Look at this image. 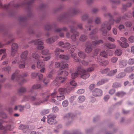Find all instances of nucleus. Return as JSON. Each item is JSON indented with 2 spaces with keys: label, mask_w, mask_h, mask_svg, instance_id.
Instances as JSON below:
<instances>
[{
  "label": "nucleus",
  "mask_w": 134,
  "mask_h": 134,
  "mask_svg": "<svg viewBox=\"0 0 134 134\" xmlns=\"http://www.w3.org/2000/svg\"><path fill=\"white\" fill-rule=\"evenodd\" d=\"M19 72V70H16L14 73L12 75L11 79L13 80L15 78L16 80L18 81L19 84L21 85L26 82V80L23 79V78L27 76L28 73L27 72H25L22 75H18Z\"/></svg>",
  "instance_id": "nucleus-1"
},
{
  "label": "nucleus",
  "mask_w": 134,
  "mask_h": 134,
  "mask_svg": "<svg viewBox=\"0 0 134 134\" xmlns=\"http://www.w3.org/2000/svg\"><path fill=\"white\" fill-rule=\"evenodd\" d=\"M77 70V72L72 73L71 74V77L72 79H74L77 77L78 74L80 75L81 78L83 79H86L90 76V74L87 73L85 70L83 69L81 66H79Z\"/></svg>",
  "instance_id": "nucleus-2"
},
{
  "label": "nucleus",
  "mask_w": 134,
  "mask_h": 134,
  "mask_svg": "<svg viewBox=\"0 0 134 134\" xmlns=\"http://www.w3.org/2000/svg\"><path fill=\"white\" fill-rule=\"evenodd\" d=\"M114 20L111 19L109 22H105L102 25L101 30L102 32V35L105 36L107 32V29L110 30L111 29V25L113 24Z\"/></svg>",
  "instance_id": "nucleus-3"
},
{
  "label": "nucleus",
  "mask_w": 134,
  "mask_h": 134,
  "mask_svg": "<svg viewBox=\"0 0 134 134\" xmlns=\"http://www.w3.org/2000/svg\"><path fill=\"white\" fill-rule=\"evenodd\" d=\"M57 90L55 89L54 90V92L51 94H49L47 92H45L42 93L41 94V96L44 97H45L43 101H41L39 102H36L34 104L36 105H40V103L42 102L46 101L49 98H54L56 96V94L57 93Z\"/></svg>",
  "instance_id": "nucleus-4"
},
{
  "label": "nucleus",
  "mask_w": 134,
  "mask_h": 134,
  "mask_svg": "<svg viewBox=\"0 0 134 134\" xmlns=\"http://www.w3.org/2000/svg\"><path fill=\"white\" fill-rule=\"evenodd\" d=\"M66 79V78L62 77H56L55 80L54 81L55 85L57 86L60 85V83H63Z\"/></svg>",
  "instance_id": "nucleus-5"
},
{
  "label": "nucleus",
  "mask_w": 134,
  "mask_h": 134,
  "mask_svg": "<svg viewBox=\"0 0 134 134\" xmlns=\"http://www.w3.org/2000/svg\"><path fill=\"white\" fill-rule=\"evenodd\" d=\"M56 117V116L53 114H51L48 116L47 122L50 124H53L56 122V121L54 119Z\"/></svg>",
  "instance_id": "nucleus-6"
},
{
  "label": "nucleus",
  "mask_w": 134,
  "mask_h": 134,
  "mask_svg": "<svg viewBox=\"0 0 134 134\" xmlns=\"http://www.w3.org/2000/svg\"><path fill=\"white\" fill-rule=\"evenodd\" d=\"M70 28H71V32L73 34L71 36V38L73 41H75L76 40V36H79V33L76 32L75 29H74V27H70Z\"/></svg>",
  "instance_id": "nucleus-7"
},
{
  "label": "nucleus",
  "mask_w": 134,
  "mask_h": 134,
  "mask_svg": "<svg viewBox=\"0 0 134 134\" xmlns=\"http://www.w3.org/2000/svg\"><path fill=\"white\" fill-rule=\"evenodd\" d=\"M31 42L32 43L34 42L35 44L37 45V48L38 49H43L44 47L42 46L43 45V43L39 40H37L35 41H32Z\"/></svg>",
  "instance_id": "nucleus-8"
},
{
  "label": "nucleus",
  "mask_w": 134,
  "mask_h": 134,
  "mask_svg": "<svg viewBox=\"0 0 134 134\" xmlns=\"http://www.w3.org/2000/svg\"><path fill=\"white\" fill-rule=\"evenodd\" d=\"M71 90V88L68 87L66 89L65 88H61L58 89V91L60 94L63 95L65 92H66L67 93H69Z\"/></svg>",
  "instance_id": "nucleus-9"
},
{
  "label": "nucleus",
  "mask_w": 134,
  "mask_h": 134,
  "mask_svg": "<svg viewBox=\"0 0 134 134\" xmlns=\"http://www.w3.org/2000/svg\"><path fill=\"white\" fill-rule=\"evenodd\" d=\"M18 47V45L16 43H13L11 51V54L12 56H14L17 52Z\"/></svg>",
  "instance_id": "nucleus-10"
},
{
  "label": "nucleus",
  "mask_w": 134,
  "mask_h": 134,
  "mask_svg": "<svg viewBox=\"0 0 134 134\" xmlns=\"http://www.w3.org/2000/svg\"><path fill=\"white\" fill-rule=\"evenodd\" d=\"M61 65H62L60 68V70H62V69L68 68V64H64L63 63H62V62L61 63L58 62H55V66L56 68H58Z\"/></svg>",
  "instance_id": "nucleus-11"
},
{
  "label": "nucleus",
  "mask_w": 134,
  "mask_h": 134,
  "mask_svg": "<svg viewBox=\"0 0 134 134\" xmlns=\"http://www.w3.org/2000/svg\"><path fill=\"white\" fill-rule=\"evenodd\" d=\"M113 53L111 50H108L106 51V52L102 51L101 52L100 54V56L104 57H106L107 55L111 56L113 55Z\"/></svg>",
  "instance_id": "nucleus-12"
},
{
  "label": "nucleus",
  "mask_w": 134,
  "mask_h": 134,
  "mask_svg": "<svg viewBox=\"0 0 134 134\" xmlns=\"http://www.w3.org/2000/svg\"><path fill=\"white\" fill-rule=\"evenodd\" d=\"M97 31L98 30L97 29H94L89 34L90 38L93 40L97 39L98 37L95 34L97 32Z\"/></svg>",
  "instance_id": "nucleus-13"
},
{
  "label": "nucleus",
  "mask_w": 134,
  "mask_h": 134,
  "mask_svg": "<svg viewBox=\"0 0 134 134\" xmlns=\"http://www.w3.org/2000/svg\"><path fill=\"white\" fill-rule=\"evenodd\" d=\"M102 91L98 88H96L92 92L93 95L95 97L99 96L102 95Z\"/></svg>",
  "instance_id": "nucleus-14"
},
{
  "label": "nucleus",
  "mask_w": 134,
  "mask_h": 134,
  "mask_svg": "<svg viewBox=\"0 0 134 134\" xmlns=\"http://www.w3.org/2000/svg\"><path fill=\"white\" fill-rule=\"evenodd\" d=\"M3 122L2 120H0V129L1 130H3L5 132L7 130H10L11 128V124L5 127L2 125V124Z\"/></svg>",
  "instance_id": "nucleus-15"
},
{
  "label": "nucleus",
  "mask_w": 134,
  "mask_h": 134,
  "mask_svg": "<svg viewBox=\"0 0 134 134\" xmlns=\"http://www.w3.org/2000/svg\"><path fill=\"white\" fill-rule=\"evenodd\" d=\"M28 51H25L23 52L20 55V58L23 61H25L27 59Z\"/></svg>",
  "instance_id": "nucleus-16"
},
{
  "label": "nucleus",
  "mask_w": 134,
  "mask_h": 134,
  "mask_svg": "<svg viewBox=\"0 0 134 134\" xmlns=\"http://www.w3.org/2000/svg\"><path fill=\"white\" fill-rule=\"evenodd\" d=\"M92 19H90L88 20L87 23L85 26V27L87 30H90L91 28L93 27V26L92 25Z\"/></svg>",
  "instance_id": "nucleus-17"
},
{
  "label": "nucleus",
  "mask_w": 134,
  "mask_h": 134,
  "mask_svg": "<svg viewBox=\"0 0 134 134\" xmlns=\"http://www.w3.org/2000/svg\"><path fill=\"white\" fill-rule=\"evenodd\" d=\"M58 38V37L55 36L53 37L49 38L47 39L46 42L49 43H51L54 42L55 40H57Z\"/></svg>",
  "instance_id": "nucleus-18"
},
{
  "label": "nucleus",
  "mask_w": 134,
  "mask_h": 134,
  "mask_svg": "<svg viewBox=\"0 0 134 134\" xmlns=\"http://www.w3.org/2000/svg\"><path fill=\"white\" fill-rule=\"evenodd\" d=\"M37 95L35 94L34 96H25L24 97V99L25 100H31L33 101L36 100V97Z\"/></svg>",
  "instance_id": "nucleus-19"
},
{
  "label": "nucleus",
  "mask_w": 134,
  "mask_h": 134,
  "mask_svg": "<svg viewBox=\"0 0 134 134\" xmlns=\"http://www.w3.org/2000/svg\"><path fill=\"white\" fill-rule=\"evenodd\" d=\"M92 46V44H88L87 43L86 44V48L85 49V52L87 53H89L91 52L92 50V49L91 47Z\"/></svg>",
  "instance_id": "nucleus-20"
},
{
  "label": "nucleus",
  "mask_w": 134,
  "mask_h": 134,
  "mask_svg": "<svg viewBox=\"0 0 134 134\" xmlns=\"http://www.w3.org/2000/svg\"><path fill=\"white\" fill-rule=\"evenodd\" d=\"M19 129H22L24 132H27L28 130V126H25L23 125H20L19 127Z\"/></svg>",
  "instance_id": "nucleus-21"
},
{
  "label": "nucleus",
  "mask_w": 134,
  "mask_h": 134,
  "mask_svg": "<svg viewBox=\"0 0 134 134\" xmlns=\"http://www.w3.org/2000/svg\"><path fill=\"white\" fill-rule=\"evenodd\" d=\"M127 64V62L125 60H122L119 62V65L121 68H123L126 66Z\"/></svg>",
  "instance_id": "nucleus-22"
},
{
  "label": "nucleus",
  "mask_w": 134,
  "mask_h": 134,
  "mask_svg": "<svg viewBox=\"0 0 134 134\" xmlns=\"http://www.w3.org/2000/svg\"><path fill=\"white\" fill-rule=\"evenodd\" d=\"M96 65L94 64H93L92 65L88 68L87 69V70H85L87 73L89 74L88 72H92L93 71H94L95 68L96 67Z\"/></svg>",
  "instance_id": "nucleus-23"
},
{
  "label": "nucleus",
  "mask_w": 134,
  "mask_h": 134,
  "mask_svg": "<svg viewBox=\"0 0 134 134\" xmlns=\"http://www.w3.org/2000/svg\"><path fill=\"white\" fill-rule=\"evenodd\" d=\"M105 45L108 48L113 49L115 48L116 45L114 44H110L109 43H106L105 44Z\"/></svg>",
  "instance_id": "nucleus-24"
},
{
  "label": "nucleus",
  "mask_w": 134,
  "mask_h": 134,
  "mask_svg": "<svg viewBox=\"0 0 134 134\" xmlns=\"http://www.w3.org/2000/svg\"><path fill=\"white\" fill-rule=\"evenodd\" d=\"M41 87V85L39 84H37L33 85L32 87L31 90H30V92L32 93L33 90H35L40 88Z\"/></svg>",
  "instance_id": "nucleus-25"
},
{
  "label": "nucleus",
  "mask_w": 134,
  "mask_h": 134,
  "mask_svg": "<svg viewBox=\"0 0 134 134\" xmlns=\"http://www.w3.org/2000/svg\"><path fill=\"white\" fill-rule=\"evenodd\" d=\"M117 71V70L116 69L109 71L107 74V75L110 76H113L116 74Z\"/></svg>",
  "instance_id": "nucleus-26"
},
{
  "label": "nucleus",
  "mask_w": 134,
  "mask_h": 134,
  "mask_svg": "<svg viewBox=\"0 0 134 134\" xmlns=\"http://www.w3.org/2000/svg\"><path fill=\"white\" fill-rule=\"evenodd\" d=\"M108 80L107 79H102L101 80L99 81L97 83V85L99 86L103 84L104 83L107 82L108 81Z\"/></svg>",
  "instance_id": "nucleus-27"
},
{
  "label": "nucleus",
  "mask_w": 134,
  "mask_h": 134,
  "mask_svg": "<svg viewBox=\"0 0 134 134\" xmlns=\"http://www.w3.org/2000/svg\"><path fill=\"white\" fill-rule=\"evenodd\" d=\"M75 116L72 114H66L64 117V118H68L69 119H73L74 118Z\"/></svg>",
  "instance_id": "nucleus-28"
},
{
  "label": "nucleus",
  "mask_w": 134,
  "mask_h": 134,
  "mask_svg": "<svg viewBox=\"0 0 134 134\" xmlns=\"http://www.w3.org/2000/svg\"><path fill=\"white\" fill-rule=\"evenodd\" d=\"M103 42L102 40H100L98 41H93L92 43V45L96 46L99 45L100 43H103Z\"/></svg>",
  "instance_id": "nucleus-29"
},
{
  "label": "nucleus",
  "mask_w": 134,
  "mask_h": 134,
  "mask_svg": "<svg viewBox=\"0 0 134 134\" xmlns=\"http://www.w3.org/2000/svg\"><path fill=\"white\" fill-rule=\"evenodd\" d=\"M44 65V64L43 62L38 61L37 63V66L38 68H41L43 67Z\"/></svg>",
  "instance_id": "nucleus-30"
},
{
  "label": "nucleus",
  "mask_w": 134,
  "mask_h": 134,
  "mask_svg": "<svg viewBox=\"0 0 134 134\" xmlns=\"http://www.w3.org/2000/svg\"><path fill=\"white\" fill-rule=\"evenodd\" d=\"M18 64H19V67L20 68L23 69L25 68V61H23V62L21 61L19 62Z\"/></svg>",
  "instance_id": "nucleus-31"
},
{
  "label": "nucleus",
  "mask_w": 134,
  "mask_h": 134,
  "mask_svg": "<svg viewBox=\"0 0 134 134\" xmlns=\"http://www.w3.org/2000/svg\"><path fill=\"white\" fill-rule=\"evenodd\" d=\"M110 69L108 68H106L101 69L100 70V72L103 74H107L109 71Z\"/></svg>",
  "instance_id": "nucleus-32"
},
{
  "label": "nucleus",
  "mask_w": 134,
  "mask_h": 134,
  "mask_svg": "<svg viewBox=\"0 0 134 134\" xmlns=\"http://www.w3.org/2000/svg\"><path fill=\"white\" fill-rule=\"evenodd\" d=\"M125 94L126 93L124 92H117L116 93L115 95L116 96L118 97H121L125 95Z\"/></svg>",
  "instance_id": "nucleus-33"
},
{
  "label": "nucleus",
  "mask_w": 134,
  "mask_h": 134,
  "mask_svg": "<svg viewBox=\"0 0 134 134\" xmlns=\"http://www.w3.org/2000/svg\"><path fill=\"white\" fill-rule=\"evenodd\" d=\"M85 99V97L83 96H79L78 99V101L79 103H82L83 102Z\"/></svg>",
  "instance_id": "nucleus-34"
},
{
  "label": "nucleus",
  "mask_w": 134,
  "mask_h": 134,
  "mask_svg": "<svg viewBox=\"0 0 134 134\" xmlns=\"http://www.w3.org/2000/svg\"><path fill=\"white\" fill-rule=\"evenodd\" d=\"M122 53V52L121 50L118 49L115 51V54L116 55L119 56L121 55Z\"/></svg>",
  "instance_id": "nucleus-35"
},
{
  "label": "nucleus",
  "mask_w": 134,
  "mask_h": 134,
  "mask_svg": "<svg viewBox=\"0 0 134 134\" xmlns=\"http://www.w3.org/2000/svg\"><path fill=\"white\" fill-rule=\"evenodd\" d=\"M125 74L124 72H121L119 74L116 76L117 78H121L125 76Z\"/></svg>",
  "instance_id": "nucleus-36"
},
{
  "label": "nucleus",
  "mask_w": 134,
  "mask_h": 134,
  "mask_svg": "<svg viewBox=\"0 0 134 134\" xmlns=\"http://www.w3.org/2000/svg\"><path fill=\"white\" fill-rule=\"evenodd\" d=\"M68 73L66 71H62L58 73V75H62L64 76H66L68 75Z\"/></svg>",
  "instance_id": "nucleus-37"
},
{
  "label": "nucleus",
  "mask_w": 134,
  "mask_h": 134,
  "mask_svg": "<svg viewBox=\"0 0 134 134\" xmlns=\"http://www.w3.org/2000/svg\"><path fill=\"white\" fill-rule=\"evenodd\" d=\"M32 56L33 58L36 59H39L40 58L39 55L37 53H33L32 54Z\"/></svg>",
  "instance_id": "nucleus-38"
},
{
  "label": "nucleus",
  "mask_w": 134,
  "mask_h": 134,
  "mask_svg": "<svg viewBox=\"0 0 134 134\" xmlns=\"http://www.w3.org/2000/svg\"><path fill=\"white\" fill-rule=\"evenodd\" d=\"M76 48V46L75 45L71 46L70 47V48H69V50L70 52L72 53H73L75 50Z\"/></svg>",
  "instance_id": "nucleus-39"
},
{
  "label": "nucleus",
  "mask_w": 134,
  "mask_h": 134,
  "mask_svg": "<svg viewBox=\"0 0 134 134\" xmlns=\"http://www.w3.org/2000/svg\"><path fill=\"white\" fill-rule=\"evenodd\" d=\"M87 37L85 35H81L79 38L80 40L81 41H84L87 39Z\"/></svg>",
  "instance_id": "nucleus-40"
},
{
  "label": "nucleus",
  "mask_w": 134,
  "mask_h": 134,
  "mask_svg": "<svg viewBox=\"0 0 134 134\" xmlns=\"http://www.w3.org/2000/svg\"><path fill=\"white\" fill-rule=\"evenodd\" d=\"M63 52L64 51L63 50L59 48H57L56 49L55 51V54L57 55H58L59 54L60 52Z\"/></svg>",
  "instance_id": "nucleus-41"
},
{
  "label": "nucleus",
  "mask_w": 134,
  "mask_h": 134,
  "mask_svg": "<svg viewBox=\"0 0 134 134\" xmlns=\"http://www.w3.org/2000/svg\"><path fill=\"white\" fill-rule=\"evenodd\" d=\"M121 84L120 83L115 82L113 84V87L115 88H118L121 87Z\"/></svg>",
  "instance_id": "nucleus-42"
},
{
  "label": "nucleus",
  "mask_w": 134,
  "mask_h": 134,
  "mask_svg": "<svg viewBox=\"0 0 134 134\" xmlns=\"http://www.w3.org/2000/svg\"><path fill=\"white\" fill-rule=\"evenodd\" d=\"M78 55L79 57L82 58H84L86 57L85 54L84 53L82 52H79Z\"/></svg>",
  "instance_id": "nucleus-43"
},
{
  "label": "nucleus",
  "mask_w": 134,
  "mask_h": 134,
  "mask_svg": "<svg viewBox=\"0 0 134 134\" xmlns=\"http://www.w3.org/2000/svg\"><path fill=\"white\" fill-rule=\"evenodd\" d=\"M109 63V62L107 60L103 61L100 63V65L102 66H104L107 65Z\"/></svg>",
  "instance_id": "nucleus-44"
},
{
  "label": "nucleus",
  "mask_w": 134,
  "mask_h": 134,
  "mask_svg": "<svg viewBox=\"0 0 134 134\" xmlns=\"http://www.w3.org/2000/svg\"><path fill=\"white\" fill-rule=\"evenodd\" d=\"M62 30L66 31L67 30V29L66 27H64L62 29H56L55 31L57 32H61Z\"/></svg>",
  "instance_id": "nucleus-45"
},
{
  "label": "nucleus",
  "mask_w": 134,
  "mask_h": 134,
  "mask_svg": "<svg viewBox=\"0 0 134 134\" xmlns=\"http://www.w3.org/2000/svg\"><path fill=\"white\" fill-rule=\"evenodd\" d=\"M120 45L122 47L125 48H127L129 46V44L126 42H124V43L121 42Z\"/></svg>",
  "instance_id": "nucleus-46"
},
{
  "label": "nucleus",
  "mask_w": 134,
  "mask_h": 134,
  "mask_svg": "<svg viewBox=\"0 0 134 134\" xmlns=\"http://www.w3.org/2000/svg\"><path fill=\"white\" fill-rule=\"evenodd\" d=\"M57 99L59 100H62L65 99V97L63 95H60V96H57Z\"/></svg>",
  "instance_id": "nucleus-47"
},
{
  "label": "nucleus",
  "mask_w": 134,
  "mask_h": 134,
  "mask_svg": "<svg viewBox=\"0 0 134 134\" xmlns=\"http://www.w3.org/2000/svg\"><path fill=\"white\" fill-rule=\"evenodd\" d=\"M59 57L61 59H63L66 60H68L69 59V57L68 56L64 55H60L59 56Z\"/></svg>",
  "instance_id": "nucleus-48"
},
{
  "label": "nucleus",
  "mask_w": 134,
  "mask_h": 134,
  "mask_svg": "<svg viewBox=\"0 0 134 134\" xmlns=\"http://www.w3.org/2000/svg\"><path fill=\"white\" fill-rule=\"evenodd\" d=\"M49 113V111L48 110H44L41 111V115H43L47 114Z\"/></svg>",
  "instance_id": "nucleus-49"
},
{
  "label": "nucleus",
  "mask_w": 134,
  "mask_h": 134,
  "mask_svg": "<svg viewBox=\"0 0 134 134\" xmlns=\"http://www.w3.org/2000/svg\"><path fill=\"white\" fill-rule=\"evenodd\" d=\"M128 64L129 65H132L134 64V58H131L128 60Z\"/></svg>",
  "instance_id": "nucleus-50"
},
{
  "label": "nucleus",
  "mask_w": 134,
  "mask_h": 134,
  "mask_svg": "<svg viewBox=\"0 0 134 134\" xmlns=\"http://www.w3.org/2000/svg\"><path fill=\"white\" fill-rule=\"evenodd\" d=\"M26 88L24 87H21L19 90V92L23 93L26 91Z\"/></svg>",
  "instance_id": "nucleus-51"
},
{
  "label": "nucleus",
  "mask_w": 134,
  "mask_h": 134,
  "mask_svg": "<svg viewBox=\"0 0 134 134\" xmlns=\"http://www.w3.org/2000/svg\"><path fill=\"white\" fill-rule=\"evenodd\" d=\"M124 71L126 72H131V67H128L126 68L124 70Z\"/></svg>",
  "instance_id": "nucleus-52"
},
{
  "label": "nucleus",
  "mask_w": 134,
  "mask_h": 134,
  "mask_svg": "<svg viewBox=\"0 0 134 134\" xmlns=\"http://www.w3.org/2000/svg\"><path fill=\"white\" fill-rule=\"evenodd\" d=\"M0 116L3 118L5 119L7 117L6 114L3 112L0 113Z\"/></svg>",
  "instance_id": "nucleus-53"
},
{
  "label": "nucleus",
  "mask_w": 134,
  "mask_h": 134,
  "mask_svg": "<svg viewBox=\"0 0 134 134\" xmlns=\"http://www.w3.org/2000/svg\"><path fill=\"white\" fill-rule=\"evenodd\" d=\"M82 64L85 66H87L88 64V62L85 60H83L81 61Z\"/></svg>",
  "instance_id": "nucleus-54"
},
{
  "label": "nucleus",
  "mask_w": 134,
  "mask_h": 134,
  "mask_svg": "<svg viewBox=\"0 0 134 134\" xmlns=\"http://www.w3.org/2000/svg\"><path fill=\"white\" fill-rule=\"evenodd\" d=\"M68 101L66 100H64L62 103V105L63 107H66L68 105Z\"/></svg>",
  "instance_id": "nucleus-55"
},
{
  "label": "nucleus",
  "mask_w": 134,
  "mask_h": 134,
  "mask_svg": "<svg viewBox=\"0 0 134 134\" xmlns=\"http://www.w3.org/2000/svg\"><path fill=\"white\" fill-rule=\"evenodd\" d=\"M125 25L127 27H130L132 26V23L130 21L127 22L125 23Z\"/></svg>",
  "instance_id": "nucleus-56"
},
{
  "label": "nucleus",
  "mask_w": 134,
  "mask_h": 134,
  "mask_svg": "<svg viewBox=\"0 0 134 134\" xmlns=\"http://www.w3.org/2000/svg\"><path fill=\"white\" fill-rule=\"evenodd\" d=\"M48 52V49H46L43 50L42 51V54L43 55H46Z\"/></svg>",
  "instance_id": "nucleus-57"
},
{
  "label": "nucleus",
  "mask_w": 134,
  "mask_h": 134,
  "mask_svg": "<svg viewBox=\"0 0 134 134\" xmlns=\"http://www.w3.org/2000/svg\"><path fill=\"white\" fill-rule=\"evenodd\" d=\"M103 58L102 57V56H98L97 57V60L98 62H99L100 63L103 60Z\"/></svg>",
  "instance_id": "nucleus-58"
},
{
  "label": "nucleus",
  "mask_w": 134,
  "mask_h": 134,
  "mask_svg": "<svg viewBox=\"0 0 134 134\" xmlns=\"http://www.w3.org/2000/svg\"><path fill=\"white\" fill-rule=\"evenodd\" d=\"M100 18L99 17H96L95 20V22L96 24H98L100 23Z\"/></svg>",
  "instance_id": "nucleus-59"
},
{
  "label": "nucleus",
  "mask_w": 134,
  "mask_h": 134,
  "mask_svg": "<svg viewBox=\"0 0 134 134\" xmlns=\"http://www.w3.org/2000/svg\"><path fill=\"white\" fill-rule=\"evenodd\" d=\"M129 40L131 43L134 42V36H130L129 38Z\"/></svg>",
  "instance_id": "nucleus-60"
},
{
  "label": "nucleus",
  "mask_w": 134,
  "mask_h": 134,
  "mask_svg": "<svg viewBox=\"0 0 134 134\" xmlns=\"http://www.w3.org/2000/svg\"><path fill=\"white\" fill-rule=\"evenodd\" d=\"M85 90L83 89H80L78 90L77 91V93L78 94H81L83 93Z\"/></svg>",
  "instance_id": "nucleus-61"
},
{
  "label": "nucleus",
  "mask_w": 134,
  "mask_h": 134,
  "mask_svg": "<svg viewBox=\"0 0 134 134\" xmlns=\"http://www.w3.org/2000/svg\"><path fill=\"white\" fill-rule=\"evenodd\" d=\"M100 50L99 49H96L94 51V55H97L98 53L100 52Z\"/></svg>",
  "instance_id": "nucleus-62"
},
{
  "label": "nucleus",
  "mask_w": 134,
  "mask_h": 134,
  "mask_svg": "<svg viewBox=\"0 0 134 134\" xmlns=\"http://www.w3.org/2000/svg\"><path fill=\"white\" fill-rule=\"evenodd\" d=\"M70 84L72 86H75L76 85V83L74 81L72 80L70 82Z\"/></svg>",
  "instance_id": "nucleus-63"
},
{
  "label": "nucleus",
  "mask_w": 134,
  "mask_h": 134,
  "mask_svg": "<svg viewBox=\"0 0 134 134\" xmlns=\"http://www.w3.org/2000/svg\"><path fill=\"white\" fill-rule=\"evenodd\" d=\"M118 58L116 57H114L112 58L111 59V62L115 63L117 61Z\"/></svg>",
  "instance_id": "nucleus-64"
}]
</instances>
